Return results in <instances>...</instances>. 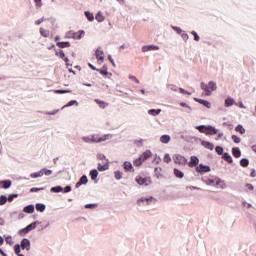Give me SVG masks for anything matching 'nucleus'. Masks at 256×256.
Listing matches in <instances>:
<instances>
[{
  "label": "nucleus",
  "instance_id": "14",
  "mask_svg": "<svg viewBox=\"0 0 256 256\" xmlns=\"http://www.w3.org/2000/svg\"><path fill=\"white\" fill-rule=\"evenodd\" d=\"M188 165L189 167H197V165H199V158H197L196 156H191Z\"/></svg>",
  "mask_w": 256,
  "mask_h": 256
},
{
  "label": "nucleus",
  "instance_id": "23",
  "mask_svg": "<svg viewBox=\"0 0 256 256\" xmlns=\"http://www.w3.org/2000/svg\"><path fill=\"white\" fill-rule=\"evenodd\" d=\"M107 169H109V162L106 161V163H99L98 164V170L100 171H107Z\"/></svg>",
  "mask_w": 256,
  "mask_h": 256
},
{
  "label": "nucleus",
  "instance_id": "56",
  "mask_svg": "<svg viewBox=\"0 0 256 256\" xmlns=\"http://www.w3.org/2000/svg\"><path fill=\"white\" fill-rule=\"evenodd\" d=\"M37 191H43V188H31L30 193H36Z\"/></svg>",
  "mask_w": 256,
  "mask_h": 256
},
{
  "label": "nucleus",
  "instance_id": "64",
  "mask_svg": "<svg viewBox=\"0 0 256 256\" xmlns=\"http://www.w3.org/2000/svg\"><path fill=\"white\" fill-rule=\"evenodd\" d=\"M250 177H256V171L255 169L252 170L251 174H250Z\"/></svg>",
  "mask_w": 256,
  "mask_h": 256
},
{
  "label": "nucleus",
  "instance_id": "31",
  "mask_svg": "<svg viewBox=\"0 0 256 256\" xmlns=\"http://www.w3.org/2000/svg\"><path fill=\"white\" fill-rule=\"evenodd\" d=\"M98 176H99V172L97 170H92L90 172V177H91L92 181H95V179H97Z\"/></svg>",
  "mask_w": 256,
  "mask_h": 256
},
{
  "label": "nucleus",
  "instance_id": "3",
  "mask_svg": "<svg viewBox=\"0 0 256 256\" xmlns=\"http://www.w3.org/2000/svg\"><path fill=\"white\" fill-rule=\"evenodd\" d=\"M203 181L206 185H210L211 187H219V185L223 183V181H221V179L217 177L206 178V179H203Z\"/></svg>",
  "mask_w": 256,
  "mask_h": 256
},
{
  "label": "nucleus",
  "instance_id": "49",
  "mask_svg": "<svg viewBox=\"0 0 256 256\" xmlns=\"http://www.w3.org/2000/svg\"><path fill=\"white\" fill-rule=\"evenodd\" d=\"M181 37H182L183 41H188L189 40V35L185 32L181 33Z\"/></svg>",
  "mask_w": 256,
  "mask_h": 256
},
{
  "label": "nucleus",
  "instance_id": "50",
  "mask_svg": "<svg viewBox=\"0 0 256 256\" xmlns=\"http://www.w3.org/2000/svg\"><path fill=\"white\" fill-rule=\"evenodd\" d=\"M55 93H58L60 95H63L65 93H71V90H56Z\"/></svg>",
  "mask_w": 256,
  "mask_h": 256
},
{
  "label": "nucleus",
  "instance_id": "32",
  "mask_svg": "<svg viewBox=\"0 0 256 256\" xmlns=\"http://www.w3.org/2000/svg\"><path fill=\"white\" fill-rule=\"evenodd\" d=\"M30 177H31L32 179H37L38 177H43V172H42V170H40L39 172L32 173V174L30 175Z\"/></svg>",
  "mask_w": 256,
  "mask_h": 256
},
{
  "label": "nucleus",
  "instance_id": "57",
  "mask_svg": "<svg viewBox=\"0 0 256 256\" xmlns=\"http://www.w3.org/2000/svg\"><path fill=\"white\" fill-rule=\"evenodd\" d=\"M129 79H131V80L134 81L135 83L139 84V79H137V77H135V76H129Z\"/></svg>",
  "mask_w": 256,
  "mask_h": 256
},
{
  "label": "nucleus",
  "instance_id": "4",
  "mask_svg": "<svg viewBox=\"0 0 256 256\" xmlns=\"http://www.w3.org/2000/svg\"><path fill=\"white\" fill-rule=\"evenodd\" d=\"M136 183H138V185H151V177H142V176H136L135 178Z\"/></svg>",
  "mask_w": 256,
  "mask_h": 256
},
{
  "label": "nucleus",
  "instance_id": "20",
  "mask_svg": "<svg viewBox=\"0 0 256 256\" xmlns=\"http://www.w3.org/2000/svg\"><path fill=\"white\" fill-rule=\"evenodd\" d=\"M35 227H37V224L34 222L30 225H28L26 228H24L22 230L23 233H29V231H33V229H35Z\"/></svg>",
  "mask_w": 256,
  "mask_h": 256
},
{
  "label": "nucleus",
  "instance_id": "24",
  "mask_svg": "<svg viewBox=\"0 0 256 256\" xmlns=\"http://www.w3.org/2000/svg\"><path fill=\"white\" fill-rule=\"evenodd\" d=\"M206 135H217V129L213 128L212 126H208Z\"/></svg>",
  "mask_w": 256,
  "mask_h": 256
},
{
  "label": "nucleus",
  "instance_id": "36",
  "mask_svg": "<svg viewBox=\"0 0 256 256\" xmlns=\"http://www.w3.org/2000/svg\"><path fill=\"white\" fill-rule=\"evenodd\" d=\"M241 167H249V160L247 158H243L240 160Z\"/></svg>",
  "mask_w": 256,
  "mask_h": 256
},
{
  "label": "nucleus",
  "instance_id": "27",
  "mask_svg": "<svg viewBox=\"0 0 256 256\" xmlns=\"http://www.w3.org/2000/svg\"><path fill=\"white\" fill-rule=\"evenodd\" d=\"M169 141H171V136H169V135H162L160 137L161 143H169Z\"/></svg>",
  "mask_w": 256,
  "mask_h": 256
},
{
  "label": "nucleus",
  "instance_id": "37",
  "mask_svg": "<svg viewBox=\"0 0 256 256\" xmlns=\"http://www.w3.org/2000/svg\"><path fill=\"white\" fill-rule=\"evenodd\" d=\"M149 115H153L155 117V115H159V113H161V109H151L148 111Z\"/></svg>",
  "mask_w": 256,
  "mask_h": 256
},
{
  "label": "nucleus",
  "instance_id": "16",
  "mask_svg": "<svg viewBox=\"0 0 256 256\" xmlns=\"http://www.w3.org/2000/svg\"><path fill=\"white\" fill-rule=\"evenodd\" d=\"M88 179H87V177L84 175V176H82L81 178H80V180L76 183V188H79V187H81V185H87V183H88Z\"/></svg>",
  "mask_w": 256,
  "mask_h": 256
},
{
  "label": "nucleus",
  "instance_id": "59",
  "mask_svg": "<svg viewBox=\"0 0 256 256\" xmlns=\"http://www.w3.org/2000/svg\"><path fill=\"white\" fill-rule=\"evenodd\" d=\"M97 71L101 74V75H107V69H105V70H99V69H97Z\"/></svg>",
  "mask_w": 256,
  "mask_h": 256
},
{
  "label": "nucleus",
  "instance_id": "7",
  "mask_svg": "<svg viewBox=\"0 0 256 256\" xmlns=\"http://www.w3.org/2000/svg\"><path fill=\"white\" fill-rule=\"evenodd\" d=\"M153 200H154L153 197H149V198L142 197L137 200V205H139L140 207H141V205H151V202Z\"/></svg>",
  "mask_w": 256,
  "mask_h": 256
},
{
  "label": "nucleus",
  "instance_id": "60",
  "mask_svg": "<svg viewBox=\"0 0 256 256\" xmlns=\"http://www.w3.org/2000/svg\"><path fill=\"white\" fill-rule=\"evenodd\" d=\"M44 21H45V18H41L36 21V25H41V23H43Z\"/></svg>",
  "mask_w": 256,
  "mask_h": 256
},
{
  "label": "nucleus",
  "instance_id": "58",
  "mask_svg": "<svg viewBox=\"0 0 256 256\" xmlns=\"http://www.w3.org/2000/svg\"><path fill=\"white\" fill-rule=\"evenodd\" d=\"M75 103H77V101L72 100V101L68 102V104L66 105V107H73V105H75Z\"/></svg>",
  "mask_w": 256,
  "mask_h": 256
},
{
  "label": "nucleus",
  "instance_id": "11",
  "mask_svg": "<svg viewBox=\"0 0 256 256\" xmlns=\"http://www.w3.org/2000/svg\"><path fill=\"white\" fill-rule=\"evenodd\" d=\"M147 51H159V46L146 45L142 47V52L147 53Z\"/></svg>",
  "mask_w": 256,
  "mask_h": 256
},
{
  "label": "nucleus",
  "instance_id": "47",
  "mask_svg": "<svg viewBox=\"0 0 256 256\" xmlns=\"http://www.w3.org/2000/svg\"><path fill=\"white\" fill-rule=\"evenodd\" d=\"M172 29L178 33V35H181L183 33V30L180 27L173 26Z\"/></svg>",
  "mask_w": 256,
  "mask_h": 256
},
{
  "label": "nucleus",
  "instance_id": "45",
  "mask_svg": "<svg viewBox=\"0 0 256 256\" xmlns=\"http://www.w3.org/2000/svg\"><path fill=\"white\" fill-rule=\"evenodd\" d=\"M163 161L164 163H171V156L169 154H165Z\"/></svg>",
  "mask_w": 256,
  "mask_h": 256
},
{
  "label": "nucleus",
  "instance_id": "22",
  "mask_svg": "<svg viewBox=\"0 0 256 256\" xmlns=\"http://www.w3.org/2000/svg\"><path fill=\"white\" fill-rule=\"evenodd\" d=\"M56 45L57 47H59V49H65L67 47H71V43L69 42H57Z\"/></svg>",
  "mask_w": 256,
  "mask_h": 256
},
{
  "label": "nucleus",
  "instance_id": "13",
  "mask_svg": "<svg viewBox=\"0 0 256 256\" xmlns=\"http://www.w3.org/2000/svg\"><path fill=\"white\" fill-rule=\"evenodd\" d=\"M56 56L63 59L66 65H69V58L65 57V52L63 50L56 51Z\"/></svg>",
  "mask_w": 256,
  "mask_h": 256
},
{
  "label": "nucleus",
  "instance_id": "1",
  "mask_svg": "<svg viewBox=\"0 0 256 256\" xmlns=\"http://www.w3.org/2000/svg\"><path fill=\"white\" fill-rule=\"evenodd\" d=\"M150 157H153V152H151V150H146L139 158L133 161V165L135 167H141V165H143L147 159H150Z\"/></svg>",
  "mask_w": 256,
  "mask_h": 256
},
{
  "label": "nucleus",
  "instance_id": "25",
  "mask_svg": "<svg viewBox=\"0 0 256 256\" xmlns=\"http://www.w3.org/2000/svg\"><path fill=\"white\" fill-rule=\"evenodd\" d=\"M0 185H2L3 189H9L11 187V180L0 181Z\"/></svg>",
  "mask_w": 256,
  "mask_h": 256
},
{
  "label": "nucleus",
  "instance_id": "8",
  "mask_svg": "<svg viewBox=\"0 0 256 256\" xmlns=\"http://www.w3.org/2000/svg\"><path fill=\"white\" fill-rule=\"evenodd\" d=\"M21 248L26 249V251H30L31 250V241H29V239H27V238L22 239Z\"/></svg>",
  "mask_w": 256,
  "mask_h": 256
},
{
  "label": "nucleus",
  "instance_id": "21",
  "mask_svg": "<svg viewBox=\"0 0 256 256\" xmlns=\"http://www.w3.org/2000/svg\"><path fill=\"white\" fill-rule=\"evenodd\" d=\"M222 159H224V161L227 163H233V157H231V154L227 152L222 155Z\"/></svg>",
  "mask_w": 256,
  "mask_h": 256
},
{
  "label": "nucleus",
  "instance_id": "39",
  "mask_svg": "<svg viewBox=\"0 0 256 256\" xmlns=\"http://www.w3.org/2000/svg\"><path fill=\"white\" fill-rule=\"evenodd\" d=\"M52 193H61L63 191V187L61 186H56L51 188Z\"/></svg>",
  "mask_w": 256,
  "mask_h": 256
},
{
  "label": "nucleus",
  "instance_id": "19",
  "mask_svg": "<svg viewBox=\"0 0 256 256\" xmlns=\"http://www.w3.org/2000/svg\"><path fill=\"white\" fill-rule=\"evenodd\" d=\"M232 155L236 157V159H239V157H241V150L238 147L232 148Z\"/></svg>",
  "mask_w": 256,
  "mask_h": 256
},
{
  "label": "nucleus",
  "instance_id": "9",
  "mask_svg": "<svg viewBox=\"0 0 256 256\" xmlns=\"http://www.w3.org/2000/svg\"><path fill=\"white\" fill-rule=\"evenodd\" d=\"M196 171L198 173H209V171H211V168L209 166L200 164L199 166L196 167Z\"/></svg>",
  "mask_w": 256,
  "mask_h": 256
},
{
  "label": "nucleus",
  "instance_id": "38",
  "mask_svg": "<svg viewBox=\"0 0 256 256\" xmlns=\"http://www.w3.org/2000/svg\"><path fill=\"white\" fill-rule=\"evenodd\" d=\"M196 129L200 132V133H207V129L208 127L207 126H197Z\"/></svg>",
  "mask_w": 256,
  "mask_h": 256
},
{
  "label": "nucleus",
  "instance_id": "52",
  "mask_svg": "<svg viewBox=\"0 0 256 256\" xmlns=\"http://www.w3.org/2000/svg\"><path fill=\"white\" fill-rule=\"evenodd\" d=\"M191 35H193V37H194V41H199V34H197V32H195V31H192L191 32Z\"/></svg>",
  "mask_w": 256,
  "mask_h": 256
},
{
  "label": "nucleus",
  "instance_id": "34",
  "mask_svg": "<svg viewBox=\"0 0 256 256\" xmlns=\"http://www.w3.org/2000/svg\"><path fill=\"white\" fill-rule=\"evenodd\" d=\"M85 16L88 19V21H94L95 20V16L93 15V13L86 11L85 12Z\"/></svg>",
  "mask_w": 256,
  "mask_h": 256
},
{
  "label": "nucleus",
  "instance_id": "48",
  "mask_svg": "<svg viewBox=\"0 0 256 256\" xmlns=\"http://www.w3.org/2000/svg\"><path fill=\"white\" fill-rule=\"evenodd\" d=\"M5 241L8 243V245H13V238L11 236H7Z\"/></svg>",
  "mask_w": 256,
  "mask_h": 256
},
{
  "label": "nucleus",
  "instance_id": "30",
  "mask_svg": "<svg viewBox=\"0 0 256 256\" xmlns=\"http://www.w3.org/2000/svg\"><path fill=\"white\" fill-rule=\"evenodd\" d=\"M81 35H85V31L74 32L72 39H81Z\"/></svg>",
  "mask_w": 256,
  "mask_h": 256
},
{
  "label": "nucleus",
  "instance_id": "15",
  "mask_svg": "<svg viewBox=\"0 0 256 256\" xmlns=\"http://www.w3.org/2000/svg\"><path fill=\"white\" fill-rule=\"evenodd\" d=\"M195 101H197V103H200L201 105H204V107H207V109H211V102L203 100L201 98H195Z\"/></svg>",
  "mask_w": 256,
  "mask_h": 256
},
{
  "label": "nucleus",
  "instance_id": "42",
  "mask_svg": "<svg viewBox=\"0 0 256 256\" xmlns=\"http://www.w3.org/2000/svg\"><path fill=\"white\" fill-rule=\"evenodd\" d=\"M41 171H42L43 175H47V176L53 175V171L49 170L47 168H43Z\"/></svg>",
  "mask_w": 256,
  "mask_h": 256
},
{
  "label": "nucleus",
  "instance_id": "29",
  "mask_svg": "<svg viewBox=\"0 0 256 256\" xmlns=\"http://www.w3.org/2000/svg\"><path fill=\"white\" fill-rule=\"evenodd\" d=\"M95 19H96V21H98V23H103V21H105V16H103V14H101V12H98L96 14Z\"/></svg>",
  "mask_w": 256,
  "mask_h": 256
},
{
  "label": "nucleus",
  "instance_id": "6",
  "mask_svg": "<svg viewBox=\"0 0 256 256\" xmlns=\"http://www.w3.org/2000/svg\"><path fill=\"white\" fill-rule=\"evenodd\" d=\"M173 159L176 165H187V158H185V156L177 154L173 157Z\"/></svg>",
  "mask_w": 256,
  "mask_h": 256
},
{
  "label": "nucleus",
  "instance_id": "41",
  "mask_svg": "<svg viewBox=\"0 0 256 256\" xmlns=\"http://www.w3.org/2000/svg\"><path fill=\"white\" fill-rule=\"evenodd\" d=\"M36 210L40 211V213H43V211H45V204H36Z\"/></svg>",
  "mask_w": 256,
  "mask_h": 256
},
{
  "label": "nucleus",
  "instance_id": "5",
  "mask_svg": "<svg viewBox=\"0 0 256 256\" xmlns=\"http://www.w3.org/2000/svg\"><path fill=\"white\" fill-rule=\"evenodd\" d=\"M109 139V135L100 136L99 134H94L91 136L92 143H103V141H107Z\"/></svg>",
  "mask_w": 256,
  "mask_h": 256
},
{
  "label": "nucleus",
  "instance_id": "40",
  "mask_svg": "<svg viewBox=\"0 0 256 256\" xmlns=\"http://www.w3.org/2000/svg\"><path fill=\"white\" fill-rule=\"evenodd\" d=\"M40 35L42 37H49V30H45L44 28H40Z\"/></svg>",
  "mask_w": 256,
  "mask_h": 256
},
{
  "label": "nucleus",
  "instance_id": "28",
  "mask_svg": "<svg viewBox=\"0 0 256 256\" xmlns=\"http://www.w3.org/2000/svg\"><path fill=\"white\" fill-rule=\"evenodd\" d=\"M232 105H235V100L233 98H227L225 100V107H232Z\"/></svg>",
  "mask_w": 256,
  "mask_h": 256
},
{
  "label": "nucleus",
  "instance_id": "51",
  "mask_svg": "<svg viewBox=\"0 0 256 256\" xmlns=\"http://www.w3.org/2000/svg\"><path fill=\"white\" fill-rule=\"evenodd\" d=\"M123 177V173H121L120 171H116L115 172V179H121Z\"/></svg>",
  "mask_w": 256,
  "mask_h": 256
},
{
  "label": "nucleus",
  "instance_id": "63",
  "mask_svg": "<svg viewBox=\"0 0 256 256\" xmlns=\"http://www.w3.org/2000/svg\"><path fill=\"white\" fill-rule=\"evenodd\" d=\"M247 189H249L250 191H253V186L252 184H246Z\"/></svg>",
  "mask_w": 256,
  "mask_h": 256
},
{
  "label": "nucleus",
  "instance_id": "46",
  "mask_svg": "<svg viewBox=\"0 0 256 256\" xmlns=\"http://www.w3.org/2000/svg\"><path fill=\"white\" fill-rule=\"evenodd\" d=\"M232 141H234V143H241V138L237 135H232Z\"/></svg>",
  "mask_w": 256,
  "mask_h": 256
},
{
  "label": "nucleus",
  "instance_id": "33",
  "mask_svg": "<svg viewBox=\"0 0 256 256\" xmlns=\"http://www.w3.org/2000/svg\"><path fill=\"white\" fill-rule=\"evenodd\" d=\"M174 175H176V177H178L179 179H183V177H184L183 172H181V170H179L177 168L174 169Z\"/></svg>",
  "mask_w": 256,
  "mask_h": 256
},
{
  "label": "nucleus",
  "instance_id": "17",
  "mask_svg": "<svg viewBox=\"0 0 256 256\" xmlns=\"http://www.w3.org/2000/svg\"><path fill=\"white\" fill-rule=\"evenodd\" d=\"M95 103L100 107V109H105L106 107H109V103L102 101L100 99H95Z\"/></svg>",
  "mask_w": 256,
  "mask_h": 256
},
{
  "label": "nucleus",
  "instance_id": "18",
  "mask_svg": "<svg viewBox=\"0 0 256 256\" xmlns=\"http://www.w3.org/2000/svg\"><path fill=\"white\" fill-rule=\"evenodd\" d=\"M124 169L125 171H131V173L135 172V169H133V164H131V162H124Z\"/></svg>",
  "mask_w": 256,
  "mask_h": 256
},
{
  "label": "nucleus",
  "instance_id": "44",
  "mask_svg": "<svg viewBox=\"0 0 256 256\" xmlns=\"http://www.w3.org/2000/svg\"><path fill=\"white\" fill-rule=\"evenodd\" d=\"M215 151H216L217 155H223V147L216 146Z\"/></svg>",
  "mask_w": 256,
  "mask_h": 256
},
{
  "label": "nucleus",
  "instance_id": "12",
  "mask_svg": "<svg viewBox=\"0 0 256 256\" xmlns=\"http://www.w3.org/2000/svg\"><path fill=\"white\" fill-rule=\"evenodd\" d=\"M201 145L202 147H205V149H209V151H213L215 149V145L209 141L203 140Z\"/></svg>",
  "mask_w": 256,
  "mask_h": 256
},
{
  "label": "nucleus",
  "instance_id": "35",
  "mask_svg": "<svg viewBox=\"0 0 256 256\" xmlns=\"http://www.w3.org/2000/svg\"><path fill=\"white\" fill-rule=\"evenodd\" d=\"M235 131H237V132L240 133L241 135H244V133H245V128H243L242 125H237V126L235 127Z\"/></svg>",
  "mask_w": 256,
  "mask_h": 256
},
{
  "label": "nucleus",
  "instance_id": "26",
  "mask_svg": "<svg viewBox=\"0 0 256 256\" xmlns=\"http://www.w3.org/2000/svg\"><path fill=\"white\" fill-rule=\"evenodd\" d=\"M35 212V206L28 205L24 207V213H34Z\"/></svg>",
  "mask_w": 256,
  "mask_h": 256
},
{
  "label": "nucleus",
  "instance_id": "43",
  "mask_svg": "<svg viewBox=\"0 0 256 256\" xmlns=\"http://www.w3.org/2000/svg\"><path fill=\"white\" fill-rule=\"evenodd\" d=\"M7 203V196L1 195L0 196V205H5Z\"/></svg>",
  "mask_w": 256,
  "mask_h": 256
},
{
  "label": "nucleus",
  "instance_id": "54",
  "mask_svg": "<svg viewBox=\"0 0 256 256\" xmlns=\"http://www.w3.org/2000/svg\"><path fill=\"white\" fill-rule=\"evenodd\" d=\"M180 93H182V95H191V93L183 88L179 89Z\"/></svg>",
  "mask_w": 256,
  "mask_h": 256
},
{
  "label": "nucleus",
  "instance_id": "61",
  "mask_svg": "<svg viewBox=\"0 0 256 256\" xmlns=\"http://www.w3.org/2000/svg\"><path fill=\"white\" fill-rule=\"evenodd\" d=\"M71 191V186H66L64 188V193H69Z\"/></svg>",
  "mask_w": 256,
  "mask_h": 256
},
{
  "label": "nucleus",
  "instance_id": "2",
  "mask_svg": "<svg viewBox=\"0 0 256 256\" xmlns=\"http://www.w3.org/2000/svg\"><path fill=\"white\" fill-rule=\"evenodd\" d=\"M200 87L203 91H205L206 95H211L213 91H217V83L214 81H210L208 84H205V82H201Z\"/></svg>",
  "mask_w": 256,
  "mask_h": 256
},
{
  "label": "nucleus",
  "instance_id": "10",
  "mask_svg": "<svg viewBox=\"0 0 256 256\" xmlns=\"http://www.w3.org/2000/svg\"><path fill=\"white\" fill-rule=\"evenodd\" d=\"M96 59H98V63L101 65L103 61H105V56L103 50L97 49L96 50Z\"/></svg>",
  "mask_w": 256,
  "mask_h": 256
},
{
  "label": "nucleus",
  "instance_id": "53",
  "mask_svg": "<svg viewBox=\"0 0 256 256\" xmlns=\"http://www.w3.org/2000/svg\"><path fill=\"white\" fill-rule=\"evenodd\" d=\"M82 139L84 143H92L91 136L83 137Z\"/></svg>",
  "mask_w": 256,
  "mask_h": 256
},
{
  "label": "nucleus",
  "instance_id": "55",
  "mask_svg": "<svg viewBox=\"0 0 256 256\" xmlns=\"http://www.w3.org/2000/svg\"><path fill=\"white\" fill-rule=\"evenodd\" d=\"M15 197H17V194H10V195L8 196L7 200H8L9 202H11V201H13V199H15Z\"/></svg>",
  "mask_w": 256,
  "mask_h": 256
},
{
  "label": "nucleus",
  "instance_id": "62",
  "mask_svg": "<svg viewBox=\"0 0 256 256\" xmlns=\"http://www.w3.org/2000/svg\"><path fill=\"white\" fill-rule=\"evenodd\" d=\"M74 33H75V32H73V31L68 32V33H67L68 39H71V37L73 38Z\"/></svg>",
  "mask_w": 256,
  "mask_h": 256
}]
</instances>
